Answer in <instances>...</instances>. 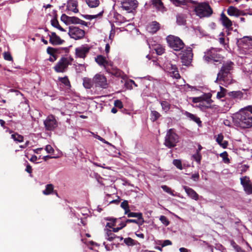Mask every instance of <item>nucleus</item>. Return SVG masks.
Returning a JSON list of instances; mask_svg holds the SVG:
<instances>
[{"instance_id": "1", "label": "nucleus", "mask_w": 252, "mask_h": 252, "mask_svg": "<svg viewBox=\"0 0 252 252\" xmlns=\"http://www.w3.org/2000/svg\"><path fill=\"white\" fill-rule=\"evenodd\" d=\"M234 125L241 129L250 128L252 127V113L246 109H241L232 116Z\"/></svg>"}, {"instance_id": "2", "label": "nucleus", "mask_w": 252, "mask_h": 252, "mask_svg": "<svg viewBox=\"0 0 252 252\" xmlns=\"http://www.w3.org/2000/svg\"><path fill=\"white\" fill-rule=\"evenodd\" d=\"M179 136L173 128L168 129L164 138V145L168 148L175 147L179 142Z\"/></svg>"}, {"instance_id": "3", "label": "nucleus", "mask_w": 252, "mask_h": 252, "mask_svg": "<svg viewBox=\"0 0 252 252\" xmlns=\"http://www.w3.org/2000/svg\"><path fill=\"white\" fill-rule=\"evenodd\" d=\"M121 7L130 13V16L128 19L125 17L126 21H129L134 18L133 11L137 7L138 2L136 0H120Z\"/></svg>"}, {"instance_id": "4", "label": "nucleus", "mask_w": 252, "mask_h": 252, "mask_svg": "<svg viewBox=\"0 0 252 252\" xmlns=\"http://www.w3.org/2000/svg\"><path fill=\"white\" fill-rule=\"evenodd\" d=\"M219 50L216 48H211L204 52L203 59L207 62L213 61L215 63H221L222 57L218 53Z\"/></svg>"}, {"instance_id": "5", "label": "nucleus", "mask_w": 252, "mask_h": 252, "mask_svg": "<svg viewBox=\"0 0 252 252\" xmlns=\"http://www.w3.org/2000/svg\"><path fill=\"white\" fill-rule=\"evenodd\" d=\"M169 46L174 51H180L184 47L183 41L178 36L169 35L166 38Z\"/></svg>"}, {"instance_id": "6", "label": "nucleus", "mask_w": 252, "mask_h": 252, "mask_svg": "<svg viewBox=\"0 0 252 252\" xmlns=\"http://www.w3.org/2000/svg\"><path fill=\"white\" fill-rule=\"evenodd\" d=\"M195 11L200 18L209 17L212 13V10L208 3L203 2L198 4L195 8Z\"/></svg>"}, {"instance_id": "7", "label": "nucleus", "mask_w": 252, "mask_h": 252, "mask_svg": "<svg viewBox=\"0 0 252 252\" xmlns=\"http://www.w3.org/2000/svg\"><path fill=\"white\" fill-rule=\"evenodd\" d=\"M73 61V59L70 57H62L54 67L56 72L58 73L64 72L69 65H70Z\"/></svg>"}, {"instance_id": "8", "label": "nucleus", "mask_w": 252, "mask_h": 252, "mask_svg": "<svg viewBox=\"0 0 252 252\" xmlns=\"http://www.w3.org/2000/svg\"><path fill=\"white\" fill-rule=\"evenodd\" d=\"M233 65V63L231 62H227L223 64L221 70L218 74L215 82H217L218 80H222L225 82L226 80L225 78L227 77L230 71L232 69Z\"/></svg>"}, {"instance_id": "9", "label": "nucleus", "mask_w": 252, "mask_h": 252, "mask_svg": "<svg viewBox=\"0 0 252 252\" xmlns=\"http://www.w3.org/2000/svg\"><path fill=\"white\" fill-rule=\"evenodd\" d=\"M61 20L67 25L70 24H80L81 25L87 26V23L85 21H83L76 17L68 16L65 14L62 15Z\"/></svg>"}, {"instance_id": "10", "label": "nucleus", "mask_w": 252, "mask_h": 252, "mask_svg": "<svg viewBox=\"0 0 252 252\" xmlns=\"http://www.w3.org/2000/svg\"><path fill=\"white\" fill-rule=\"evenodd\" d=\"M68 34L71 38L75 40L80 39L84 37L85 31L77 27L70 26L69 28Z\"/></svg>"}, {"instance_id": "11", "label": "nucleus", "mask_w": 252, "mask_h": 252, "mask_svg": "<svg viewBox=\"0 0 252 252\" xmlns=\"http://www.w3.org/2000/svg\"><path fill=\"white\" fill-rule=\"evenodd\" d=\"M164 69L171 77L176 79L180 78V75L176 65H174L170 62H167L165 63Z\"/></svg>"}, {"instance_id": "12", "label": "nucleus", "mask_w": 252, "mask_h": 252, "mask_svg": "<svg viewBox=\"0 0 252 252\" xmlns=\"http://www.w3.org/2000/svg\"><path fill=\"white\" fill-rule=\"evenodd\" d=\"M45 128L47 130H53L58 127V124L53 115H49L44 121Z\"/></svg>"}, {"instance_id": "13", "label": "nucleus", "mask_w": 252, "mask_h": 252, "mask_svg": "<svg viewBox=\"0 0 252 252\" xmlns=\"http://www.w3.org/2000/svg\"><path fill=\"white\" fill-rule=\"evenodd\" d=\"M193 54L192 49L189 47L182 51L181 60L183 64L185 65H189L192 59Z\"/></svg>"}, {"instance_id": "14", "label": "nucleus", "mask_w": 252, "mask_h": 252, "mask_svg": "<svg viewBox=\"0 0 252 252\" xmlns=\"http://www.w3.org/2000/svg\"><path fill=\"white\" fill-rule=\"evenodd\" d=\"M90 50L88 45H83L75 49V55L77 58L85 59Z\"/></svg>"}, {"instance_id": "15", "label": "nucleus", "mask_w": 252, "mask_h": 252, "mask_svg": "<svg viewBox=\"0 0 252 252\" xmlns=\"http://www.w3.org/2000/svg\"><path fill=\"white\" fill-rule=\"evenodd\" d=\"M94 80L96 85L102 88H106L108 86L106 77L101 74H96L94 78Z\"/></svg>"}, {"instance_id": "16", "label": "nucleus", "mask_w": 252, "mask_h": 252, "mask_svg": "<svg viewBox=\"0 0 252 252\" xmlns=\"http://www.w3.org/2000/svg\"><path fill=\"white\" fill-rule=\"evenodd\" d=\"M95 62L101 66L105 69L108 65H110L111 62L108 61L101 55H98L95 58Z\"/></svg>"}, {"instance_id": "17", "label": "nucleus", "mask_w": 252, "mask_h": 252, "mask_svg": "<svg viewBox=\"0 0 252 252\" xmlns=\"http://www.w3.org/2000/svg\"><path fill=\"white\" fill-rule=\"evenodd\" d=\"M212 101L210 98H205L200 103L196 104L195 107L199 108L202 111H206L207 109L211 108Z\"/></svg>"}, {"instance_id": "18", "label": "nucleus", "mask_w": 252, "mask_h": 252, "mask_svg": "<svg viewBox=\"0 0 252 252\" xmlns=\"http://www.w3.org/2000/svg\"><path fill=\"white\" fill-rule=\"evenodd\" d=\"M49 36L50 42L54 45H61L64 41L55 32H51V34Z\"/></svg>"}, {"instance_id": "19", "label": "nucleus", "mask_w": 252, "mask_h": 252, "mask_svg": "<svg viewBox=\"0 0 252 252\" xmlns=\"http://www.w3.org/2000/svg\"><path fill=\"white\" fill-rule=\"evenodd\" d=\"M241 184L244 189H252V183L249 177L243 176L240 178Z\"/></svg>"}, {"instance_id": "20", "label": "nucleus", "mask_w": 252, "mask_h": 252, "mask_svg": "<svg viewBox=\"0 0 252 252\" xmlns=\"http://www.w3.org/2000/svg\"><path fill=\"white\" fill-rule=\"evenodd\" d=\"M105 70L108 73L115 76H119L121 75V71L114 66L112 62L110 63V65H108Z\"/></svg>"}, {"instance_id": "21", "label": "nucleus", "mask_w": 252, "mask_h": 252, "mask_svg": "<svg viewBox=\"0 0 252 252\" xmlns=\"http://www.w3.org/2000/svg\"><path fill=\"white\" fill-rule=\"evenodd\" d=\"M159 29V25L158 22L156 21L152 22L147 27V31L152 33H154L157 32Z\"/></svg>"}, {"instance_id": "22", "label": "nucleus", "mask_w": 252, "mask_h": 252, "mask_svg": "<svg viewBox=\"0 0 252 252\" xmlns=\"http://www.w3.org/2000/svg\"><path fill=\"white\" fill-rule=\"evenodd\" d=\"M67 9L73 12L74 13H77L78 10L77 8V2L75 0H69L67 3Z\"/></svg>"}, {"instance_id": "23", "label": "nucleus", "mask_w": 252, "mask_h": 252, "mask_svg": "<svg viewBox=\"0 0 252 252\" xmlns=\"http://www.w3.org/2000/svg\"><path fill=\"white\" fill-rule=\"evenodd\" d=\"M220 19L223 26L229 29L231 27L232 23L231 21L224 14L221 13Z\"/></svg>"}, {"instance_id": "24", "label": "nucleus", "mask_w": 252, "mask_h": 252, "mask_svg": "<svg viewBox=\"0 0 252 252\" xmlns=\"http://www.w3.org/2000/svg\"><path fill=\"white\" fill-rule=\"evenodd\" d=\"M228 95L234 99H241L243 97L244 94L241 91H232L228 93Z\"/></svg>"}, {"instance_id": "25", "label": "nucleus", "mask_w": 252, "mask_h": 252, "mask_svg": "<svg viewBox=\"0 0 252 252\" xmlns=\"http://www.w3.org/2000/svg\"><path fill=\"white\" fill-rule=\"evenodd\" d=\"M184 114L190 120L193 121L198 125H200L201 123V121H200L199 118L197 117L195 115L187 111H185Z\"/></svg>"}, {"instance_id": "26", "label": "nucleus", "mask_w": 252, "mask_h": 252, "mask_svg": "<svg viewBox=\"0 0 252 252\" xmlns=\"http://www.w3.org/2000/svg\"><path fill=\"white\" fill-rule=\"evenodd\" d=\"M106 234L107 236L106 239L109 241H112L116 238H120L121 240H123V239L122 237L116 236L115 234L113 233L112 231L110 229H106Z\"/></svg>"}, {"instance_id": "27", "label": "nucleus", "mask_w": 252, "mask_h": 252, "mask_svg": "<svg viewBox=\"0 0 252 252\" xmlns=\"http://www.w3.org/2000/svg\"><path fill=\"white\" fill-rule=\"evenodd\" d=\"M227 13L230 16L238 17L240 15V11L237 8L230 6L227 9Z\"/></svg>"}, {"instance_id": "28", "label": "nucleus", "mask_w": 252, "mask_h": 252, "mask_svg": "<svg viewBox=\"0 0 252 252\" xmlns=\"http://www.w3.org/2000/svg\"><path fill=\"white\" fill-rule=\"evenodd\" d=\"M241 41L243 43L245 48L248 47L252 49V36H244Z\"/></svg>"}, {"instance_id": "29", "label": "nucleus", "mask_w": 252, "mask_h": 252, "mask_svg": "<svg viewBox=\"0 0 252 252\" xmlns=\"http://www.w3.org/2000/svg\"><path fill=\"white\" fill-rule=\"evenodd\" d=\"M223 136L222 134H219L216 138V141L223 148H226L228 145V142L223 140Z\"/></svg>"}, {"instance_id": "30", "label": "nucleus", "mask_w": 252, "mask_h": 252, "mask_svg": "<svg viewBox=\"0 0 252 252\" xmlns=\"http://www.w3.org/2000/svg\"><path fill=\"white\" fill-rule=\"evenodd\" d=\"M126 214L128 218H130V217L137 218V219H139V220L141 221L142 222H144V220L143 218L142 213H141L131 212L130 211H129Z\"/></svg>"}, {"instance_id": "31", "label": "nucleus", "mask_w": 252, "mask_h": 252, "mask_svg": "<svg viewBox=\"0 0 252 252\" xmlns=\"http://www.w3.org/2000/svg\"><path fill=\"white\" fill-rule=\"evenodd\" d=\"M153 4L157 10L163 12L164 7L161 0H153Z\"/></svg>"}, {"instance_id": "32", "label": "nucleus", "mask_w": 252, "mask_h": 252, "mask_svg": "<svg viewBox=\"0 0 252 252\" xmlns=\"http://www.w3.org/2000/svg\"><path fill=\"white\" fill-rule=\"evenodd\" d=\"M59 80L64 85L65 87L68 89L71 87V85L70 82L67 76H65L64 77H59Z\"/></svg>"}, {"instance_id": "33", "label": "nucleus", "mask_w": 252, "mask_h": 252, "mask_svg": "<svg viewBox=\"0 0 252 252\" xmlns=\"http://www.w3.org/2000/svg\"><path fill=\"white\" fill-rule=\"evenodd\" d=\"M86 3L90 7L94 8L97 7L99 3V0H86Z\"/></svg>"}, {"instance_id": "34", "label": "nucleus", "mask_w": 252, "mask_h": 252, "mask_svg": "<svg viewBox=\"0 0 252 252\" xmlns=\"http://www.w3.org/2000/svg\"><path fill=\"white\" fill-rule=\"evenodd\" d=\"M188 195L192 199L197 200L198 199V194L194 190H185Z\"/></svg>"}, {"instance_id": "35", "label": "nucleus", "mask_w": 252, "mask_h": 252, "mask_svg": "<svg viewBox=\"0 0 252 252\" xmlns=\"http://www.w3.org/2000/svg\"><path fill=\"white\" fill-rule=\"evenodd\" d=\"M11 137L12 139H13L14 141H15L16 142H21L23 141V140H24L23 137L22 135H19L17 133H14L12 134L11 135Z\"/></svg>"}, {"instance_id": "36", "label": "nucleus", "mask_w": 252, "mask_h": 252, "mask_svg": "<svg viewBox=\"0 0 252 252\" xmlns=\"http://www.w3.org/2000/svg\"><path fill=\"white\" fill-rule=\"evenodd\" d=\"M121 207L125 210V214H127L130 211L128 203L127 200H124L121 203Z\"/></svg>"}, {"instance_id": "37", "label": "nucleus", "mask_w": 252, "mask_h": 252, "mask_svg": "<svg viewBox=\"0 0 252 252\" xmlns=\"http://www.w3.org/2000/svg\"><path fill=\"white\" fill-rule=\"evenodd\" d=\"M160 114L158 112L155 110L151 111V119L152 121H156L160 117Z\"/></svg>"}, {"instance_id": "38", "label": "nucleus", "mask_w": 252, "mask_h": 252, "mask_svg": "<svg viewBox=\"0 0 252 252\" xmlns=\"http://www.w3.org/2000/svg\"><path fill=\"white\" fill-rule=\"evenodd\" d=\"M160 104L162 107V109L163 111H164L165 112L169 111L170 108V105L167 101H161Z\"/></svg>"}, {"instance_id": "39", "label": "nucleus", "mask_w": 252, "mask_h": 252, "mask_svg": "<svg viewBox=\"0 0 252 252\" xmlns=\"http://www.w3.org/2000/svg\"><path fill=\"white\" fill-rule=\"evenodd\" d=\"M220 91L217 93V97L219 99L224 97L225 95L226 90L221 86H220Z\"/></svg>"}, {"instance_id": "40", "label": "nucleus", "mask_w": 252, "mask_h": 252, "mask_svg": "<svg viewBox=\"0 0 252 252\" xmlns=\"http://www.w3.org/2000/svg\"><path fill=\"white\" fill-rule=\"evenodd\" d=\"M107 220H109V221H112L113 222V223H110L107 222L106 224V227H108L110 228H112L113 226H116V221L117 220V219L108 218L107 219Z\"/></svg>"}, {"instance_id": "41", "label": "nucleus", "mask_w": 252, "mask_h": 252, "mask_svg": "<svg viewBox=\"0 0 252 252\" xmlns=\"http://www.w3.org/2000/svg\"><path fill=\"white\" fill-rule=\"evenodd\" d=\"M125 243L127 246H134L135 245V241L133 239L130 237L125 238L124 239Z\"/></svg>"}, {"instance_id": "42", "label": "nucleus", "mask_w": 252, "mask_h": 252, "mask_svg": "<svg viewBox=\"0 0 252 252\" xmlns=\"http://www.w3.org/2000/svg\"><path fill=\"white\" fill-rule=\"evenodd\" d=\"M173 164L178 169L180 170L183 169V166L182 164V162L181 160L179 159H174L173 161Z\"/></svg>"}, {"instance_id": "43", "label": "nucleus", "mask_w": 252, "mask_h": 252, "mask_svg": "<svg viewBox=\"0 0 252 252\" xmlns=\"http://www.w3.org/2000/svg\"><path fill=\"white\" fill-rule=\"evenodd\" d=\"M155 50L157 54L158 55H162L164 52V48L160 45H158L155 48Z\"/></svg>"}, {"instance_id": "44", "label": "nucleus", "mask_w": 252, "mask_h": 252, "mask_svg": "<svg viewBox=\"0 0 252 252\" xmlns=\"http://www.w3.org/2000/svg\"><path fill=\"white\" fill-rule=\"evenodd\" d=\"M192 102L194 103H200L205 98L203 96L192 97Z\"/></svg>"}, {"instance_id": "45", "label": "nucleus", "mask_w": 252, "mask_h": 252, "mask_svg": "<svg viewBox=\"0 0 252 252\" xmlns=\"http://www.w3.org/2000/svg\"><path fill=\"white\" fill-rule=\"evenodd\" d=\"M159 220L165 226H167L169 224V221L168 220L167 218L164 216H161L160 217Z\"/></svg>"}, {"instance_id": "46", "label": "nucleus", "mask_w": 252, "mask_h": 252, "mask_svg": "<svg viewBox=\"0 0 252 252\" xmlns=\"http://www.w3.org/2000/svg\"><path fill=\"white\" fill-rule=\"evenodd\" d=\"M83 85L86 89H90L92 87L91 81L90 79H84L83 81Z\"/></svg>"}, {"instance_id": "47", "label": "nucleus", "mask_w": 252, "mask_h": 252, "mask_svg": "<svg viewBox=\"0 0 252 252\" xmlns=\"http://www.w3.org/2000/svg\"><path fill=\"white\" fill-rule=\"evenodd\" d=\"M135 223L138 225H142L144 222H142L141 221H140L139 219L135 220V219H127L126 220V223Z\"/></svg>"}, {"instance_id": "48", "label": "nucleus", "mask_w": 252, "mask_h": 252, "mask_svg": "<svg viewBox=\"0 0 252 252\" xmlns=\"http://www.w3.org/2000/svg\"><path fill=\"white\" fill-rule=\"evenodd\" d=\"M177 22L179 25H183L185 23L184 18L181 15L177 16Z\"/></svg>"}, {"instance_id": "49", "label": "nucleus", "mask_w": 252, "mask_h": 252, "mask_svg": "<svg viewBox=\"0 0 252 252\" xmlns=\"http://www.w3.org/2000/svg\"><path fill=\"white\" fill-rule=\"evenodd\" d=\"M176 6L183 5L185 3L184 0H170Z\"/></svg>"}, {"instance_id": "50", "label": "nucleus", "mask_w": 252, "mask_h": 252, "mask_svg": "<svg viewBox=\"0 0 252 252\" xmlns=\"http://www.w3.org/2000/svg\"><path fill=\"white\" fill-rule=\"evenodd\" d=\"M193 158L194 160L197 162L200 163L201 159V155L200 153H196L194 155H193Z\"/></svg>"}, {"instance_id": "51", "label": "nucleus", "mask_w": 252, "mask_h": 252, "mask_svg": "<svg viewBox=\"0 0 252 252\" xmlns=\"http://www.w3.org/2000/svg\"><path fill=\"white\" fill-rule=\"evenodd\" d=\"M56 190H43V193L45 195H49V194H56L58 195L57 193L56 192Z\"/></svg>"}, {"instance_id": "52", "label": "nucleus", "mask_w": 252, "mask_h": 252, "mask_svg": "<svg viewBox=\"0 0 252 252\" xmlns=\"http://www.w3.org/2000/svg\"><path fill=\"white\" fill-rule=\"evenodd\" d=\"M97 16L98 15H83L82 16L86 19L91 20L96 18Z\"/></svg>"}, {"instance_id": "53", "label": "nucleus", "mask_w": 252, "mask_h": 252, "mask_svg": "<svg viewBox=\"0 0 252 252\" xmlns=\"http://www.w3.org/2000/svg\"><path fill=\"white\" fill-rule=\"evenodd\" d=\"M51 23L52 26L56 28H57L60 25L59 22L56 18H53V19H52L51 21Z\"/></svg>"}, {"instance_id": "54", "label": "nucleus", "mask_w": 252, "mask_h": 252, "mask_svg": "<svg viewBox=\"0 0 252 252\" xmlns=\"http://www.w3.org/2000/svg\"><path fill=\"white\" fill-rule=\"evenodd\" d=\"M78 72H81L86 70V66L84 64H79L77 68Z\"/></svg>"}, {"instance_id": "55", "label": "nucleus", "mask_w": 252, "mask_h": 252, "mask_svg": "<svg viewBox=\"0 0 252 252\" xmlns=\"http://www.w3.org/2000/svg\"><path fill=\"white\" fill-rule=\"evenodd\" d=\"M57 49L51 47H48L47 49V53L50 55H54V53L56 52Z\"/></svg>"}, {"instance_id": "56", "label": "nucleus", "mask_w": 252, "mask_h": 252, "mask_svg": "<svg viewBox=\"0 0 252 252\" xmlns=\"http://www.w3.org/2000/svg\"><path fill=\"white\" fill-rule=\"evenodd\" d=\"M45 150L47 152V153H49V154H52V153H53L54 152V150L53 149V148H52V147L50 145H48L46 146L45 147Z\"/></svg>"}, {"instance_id": "57", "label": "nucleus", "mask_w": 252, "mask_h": 252, "mask_svg": "<svg viewBox=\"0 0 252 252\" xmlns=\"http://www.w3.org/2000/svg\"><path fill=\"white\" fill-rule=\"evenodd\" d=\"M114 105L115 107L122 108L123 106L122 101L120 100H116L114 102Z\"/></svg>"}, {"instance_id": "58", "label": "nucleus", "mask_w": 252, "mask_h": 252, "mask_svg": "<svg viewBox=\"0 0 252 252\" xmlns=\"http://www.w3.org/2000/svg\"><path fill=\"white\" fill-rule=\"evenodd\" d=\"M4 59L5 60L11 61L12 60V57L9 53H4Z\"/></svg>"}, {"instance_id": "59", "label": "nucleus", "mask_w": 252, "mask_h": 252, "mask_svg": "<svg viewBox=\"0 0 252 252\" xmlns=\"http://www.w3.org/2000/svg\"><path fill=\"white\" fill-rule=\"evenodd\" d=\"M167 193L171 195L172 196H178L177 193L175 191V190H164Z\"/></svg>"}, {"instance_id": "60", "label": "nucleus", "mask_w": 252, "mask_h": 252, "mask_svg": "<svg viewBox=\"0 0 252 252\" xmlns=\"http://www.w3.org/2000/svg\"><path fill=\"white\" fill-rule=\"evenodd\" d=\"M172 242L169 240H164L161 245L162 247H164L168 245H171Z\"/></svg>"}, {"instance_id": "61", "label": "nucleus", "mask_w": 252, "mask_h": 252, "mask_svg": "<svg viewBox=\"0 0 252 252\" xmlns=\"http://www.w3.org/2000/svg\"><path fill=\"white\" fill-rule=\"evenodd\" d=\"M124 227H125L124 224H123L122 226H120V227H116V228L113 227L112 231L113 232H117L119 231L120 230L123 228Z\"/></svg>"}, {"instance_id": "62", "label": "nucleus", "mask_w": 252, "mask_h": 252, "mask_svg": "<svg viewBox=\"0 0 252 252\" xmlns=\"http://www.w3.org/2000/svg\"><path fill=\"white\" fill-rule=\"evenodd\" d=\"M120 202V198L119 196H118V199H114L111 201H110V203H115L118 204Z\"/></svg>"}, {"instance_id": "63", "label": "nucleus", "mask_w": 252, "mask_h": 252, "mask_svg": "<svg viewBox=\"0 0 252 252\" xmlns=\"http://www.w3.org/2000/svg\"><path fill=\"white\" fill-rule=\"evenodd\" d=\"M26 171L27 172H28L29 173H31L32 172V167L30 165H27V167H26Z\"/></svg>"}, {"instance_id": "64", "label": "nucleus", "mask_w": 252, "mask_h": 252, "mask_svg": "<svg viewBox=\"0 0 252 252\" xmlns=\"http://www.w3.org/2000/svg\"><path fill=\"white\" fill-rule=\"evenodd\" d=\"M45 189H54V186L52 184H47L45 186Z\"/></svg>"}]
</instances>
